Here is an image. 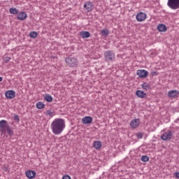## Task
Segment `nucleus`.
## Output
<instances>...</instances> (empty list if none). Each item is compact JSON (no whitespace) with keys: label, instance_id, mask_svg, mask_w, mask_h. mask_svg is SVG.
<instances>
[{"label":"nucleus","instance_id":"f257e3e1","mask_svg":"<svg viewBox=\"0 0 179 179\" xmlns=\"http://www.w3.org/2000/svg\"><path fill=\"white\" fill-rule=\"evenodd\" d=\"M65 127V120L61 118L55 119L50 124V128L54 135H61L64 132Z\"/></svg>","mask_w":179,"mask_h":179},{"label":"nucleus","instance_id":"f03ea898","mask_svg":"<svg viewBox=\"0 0 179 179\" xmlns=\"http://www.w3.org/2000/svg\"><path fill=\"white\" fill-rule=\"evenodd\" d=\"M167 6L173 10H177L179 9V0H168Z\"/></svg>","mask_w":179,"mask_h":179},{"label":"nucleus","instance_id":"7ed1b4c3","mask_svg":"<svg viewBox=\"0 0 179 179\" xmlns=\"http://www.w3.org/2000/svg\"><path fill=\"white\" fill-rule=\"evenodd\" d=\"M104 57L106 62H113L115 59V54L113 51L108 50L104 53Z\"/></svg>","mask_w":179,"mask_h":179},{"label":"nucleus","instance_id":"20e7f679","mask_svg":"<svg viewBox=\"0 0 179 179\" xmlns=\"http://www.w3.org/2000/svg\"><path fill=\"white\" fill-rule=\"evenodd\" d=\"M65 62L69 66H71L72 68L78 66V59L76 57H66Z\"/></svg>","mask_w":179,"mask_h":179},{"label":"nucleus","instance_id":"39448f33","mask_svg":"<svg viewBox=\"0 0 179 179\" xmlns=\"http://www.w3.org/2000/svg\"><path fill=\"white\" fill-rule=\"evenodd\" d=\"M171 138H173V131H166L161 136L162 141H170Z\"/></svg>","mask_w":179,"mask_h":179},{"label":"nucleus","instance_id":"423d86ee","mask_svg":"<svg viewBox=\"0 0 179 179\" xmlns=\"http://www.w3.org/2000/svg\"><path fill=\"white\" fill-rule=\"evenodd\" d=\"M8 127V122L5 120H0V132L1 134H6V128Z\"/></svg>","mask_w":179,"mask_h":179},{"label":"nucleus","instance_id":"0eeeda50","mask_svg":"<svg viewBox=\"0 0 179 179\" xmlns=\"http://www.w3.org/2000/svg\"><path fill=\"white\" fill-rule=\"evenodd\" d=\"M84 8L87 12H92V10H93L94 8V6L93 5V2L86 1L84 4Z\"/></svg>","mask_w":179,"mask_h":179},{"label":"nucleus","instance_id":"6e6552de","mask_svg":"<svg viewBox=\"0 0 179 179\" xmlns=\"http://www.w3.org/2000/svg\"><path fill=\"white\" fill-rule=\"evenodd\" d=\"M36 173L35 171L33 170H28L25 171V176L29 179H34L36 178Z\"/></svg>","mask_w":179,"mask_h":179},{"label":"nucleus","instance_id":"1a4fd4ad","mask_svg":"<svg viewBox=\"0 0 179 179\" xmlns=\"http://www.w3.org/2000/svg\"><path fill=\"white\" fill-rule=\"evenodd\" d=\"M136 75L138 78H146L149 75V73L146 70L141 69L137 71Z\"/></svg>","mask_w":179,"mask_h":179},{"label":"nucleus","instance_id":"9d476101","mask_svg":"<svg viewBox=\"0 0 179 179\" xmlns=\"http://www.w3.org/2000/svg\"><path fill=\"white\" fill-rule=\"evenodd\" d=\"M136 19L137 22H143L146 19V13L143 12L137 13Z\"/></svg>","mask_w":179,"mask_h":179},{"label":"nucleus","instance_id":"9b49d317","mask_svg":"<svg viewBox=\"0 0 179 179\" xmlns=\"http://www.w3.org/2000/svg\"><path fill=\"white\" fill-rule=\"evenodd\" d=\"M139 125H141V120H139V119H134V120H131L130 122V126L134 129H135V128H138V127Z\"/></svg>","mask_w":179,"mask_h":179},{"label":"nucleus","instance_id":"f8f14e48","mask_svg":"<svg viewBox=\"0 0 179 179\" xmlns=\"http://www.w3.org/2000/svg\"><path fill=\"white\" fill-rule=\"evenodd\" d=\"M5 96L6 99H14L16 96V92L13 90H8L5 92Z\"/></svg>","mask_w":179,"mask_h":179},{"label":"nucleus","instance_id":"ddd939ff","mask_svg":"<svg viewBox=\"0 0 179 179\" xmlns=\"http://www.w3.org/2000/svg\"><path fill=\"white\" fill-rule=\"evenodd\" d=\"M82 122L85 124V125L92 124V122H93V118L90 116H85L82 119Z\"/></svg>","mask_w":179,"mask_h":179},{"label":"nucleus","instance_id":"4468645a","mask_svg":"<svg viewBox=\"0 0 179 179\" xmlns=\"http://www.w3.org/2000/svg\"><path fill=\"white\" fill-rule=\"evenodd\" d=\"M27 18V13L24 11H22L19 13L17 17V19L18 20H26Z\"/></svg>","mask_w":179,"mask_h":179},{"label":"nucleus","instance_id":"2eb2a0df","mask_svg":"<svg viewBox=\"0 0 179 179\" xmlns=\"http://www.w3.org/2000/svg\"><path fill=\"white\" fill-rule=\"evenodd\" d=\"M177 96H178V91L176 90L169 91L168 92V97H169V99H176Z\"/></svg>","mask_w":179,"mask_h":179},{"label":"nucleus","instance_id":"dca6fc26","mask_svg":"<svg viewBox=\"0 0 179 179\" xmlns=\"http://www.w3.org/2000/svg\"><path fill=\"white\" fill-rule=\"evenodd\" d=\"M136 96L139 97V99H145V97H146V93L142 90H137L136 92Z\"/></svg>","mask_w":179,"mask_h":179},{"label":"nucleus","instance_id":"f3484780","mask_svg":"<svg viewBox=\"0 0 179 179\" xmlns=\"http://www.w3.org/2000/svg\"><path fill=\"white\" fill-rule=\"evenodd\" d=\"M80 36L83 38H89V37H90V32L87 31H83L80 32Z\"/></svg>","mask_w":179,"mask_h":179},{"label":"nucleus","instance_id":"a211bd4d","mask_svg":"<svg viewBox=\"0 0 179 179\" xmlns=\"http://www.w3.org/2000/svg\"><path fill=\"white\" fill-rule=\"evenodd\" d=\"M157 30L161 32L167 31V27L164 24H159L157 26Z\"/></svg>","mask_w":179,"mask_h":179},{"label":"nucleus","instance_id":"6ab92c4d","mask_svg":"<svg viewBox=\"0 0 179 179\" xmlns=\"http://www.w3.org/2000/svg\"><path fill=\"white\" fill-rule=\"evenodd\" d=\"M36 106L38 110H43V108H45V104H44V103L41 101L37 102Z\"/></svg>","mask_w":179,"mask_h":179},{"label":"nucleus","instance_id":"aec40b11","mask_svg":"<svg viewBox=\"0 0 179 179\" xmlns=\"http://www.w3.org/2000/svg\"><path fill=\"white\" fill-rule=\"evenodd\" d=\"M93 146H94V149H96L97 150H99V149H100L101 148V141H94Z\"/></svg>","mask_w":179,"mask_h":179},{"label":"nucleus","instance_id":"412c9836","mask_svg":"<svg viewBox=\"0 0 179 179\" xmlns=\"http://www.w3.org/2000/svg\"><path fill=\"white\" fill-rule=\"evenodd\" d=\"M141 87L143 90H150V84H148L146 83H143L141 84Z\"/></svg>","mask_w":179,"mask_h":179},{"label":"nucleus","instance_id":"4be33fe9","mask_svg":"<svg viewBox=\"0 0 179 179\" xmlns=\"http://www.w3.org/2000/svg\"><path fill=\"white\" fill-rule=\"evenodd\" d=\"M6 131L8 134V135H10V136H12V135H13V130L12 129V128H10V126L7 125L6 127Z\"/></svg>","mask_w":179,"mask_h":179},{"label":"nucleus","instance_id":"5701e85b","mask_svg":"<svg viewBox=\"0 0 179 179\" xmlns=\"http://www.w3.org/2000/svg\"><path fill=\"white\" fill-rule=\"evenodd\" d=\"M9 12L11 15H17L19 13V10L16 8H10Z\"/></svg>","mask_w":179,"mask_h":179},{"label":"nucleus","instance_id":"b1692460","mask_svg":"<svg viewBox=\"0 0 179 179\" xmlns=\"http://www.w3.org/2000/svg\"><path fill=\"white\" fill-rule=\"evenodd\" d=\"M44 100L48 103H51V101H52V96L50 94H45L44 96Z\"/></svg>","mask_w":179,"mask_h":179},{"label":"nucleus","instance_id":"393cba45","mask_svg":"<svg viewBox=\"0 0 179 179\" xmlns=\"http://www.w3.org/2000/svg\"><path fill=\"white\" fill-rule=\"evenodd\" d=\"M110 32L108 31V29H102L101 31V36H108V34H109Z\"/></svg>","mask_w":179,"mask_h":179},{"label":"nucleus","instance_id":"a878e982","mask_svg":"<svg viewBox=\"0 0 179 179\" xmlns=\"http://www.w3.org/2000/svg\"><path fill=\"white\" fill-rule=\"evenodd\" d=\"M37 36H38V34H37L36 31H31L29 33V37L31 38H36L37 37Z\"/></svg>","mask_w":179,"mask_h":179},{"label":"nucleus","instance_id":"bb28decb","mask_svg":"<svg viewBox=\"0 0 179 179\" xmlns=\"http://www.w3.org/2000/svg\"><path fill=\"white\" fill-rule=\"evenodd\" d=\"M141 162H144L145 163H146V162H149V157L146 156V155H143L141 157Z\"/></svg>","mask_w":179,"mask_h":179},{"label":"nucleus","instance_id":"cd10ccee","mask_svg":"<svg viewBox=\"0 0 179 179\" xmlns=\"http://www.w3.org/2000/svg\"><path fill=\"white\" fill-rule=\"evenodd\" d=\"M54 113L50 110H48L46 112H45V115L47 117H52V115Z\"/></svg>","mask_w":179,"mask_h":179},{"label":"nucleus","instance_id":"c85d7f7f","mask_svg":"<svg viewBox=\"0 0 179 179\" xmlns=\"http://www.w3.org/2000/svg\"><path fill=\"white\" fill-rule=\"evenodd\" d=\"M9 61H10V57H6L3 58V62H5L6 64H8V62H9Z\"/></svg>","mask_w":179,"mask_h":179},{"label":"nucleus","instance_id":"c756f323","mask_svg":"<svg viewBox=\"0 0 179 179\" xmlns=\"http://www.w3.org/2000/svg\"><path fill=\"white\" fill-rule=\"evenodd\" d=\"M136 136L138 139H142L143 138V134L142 133H137Z\"/></svg>","mask_w":179,"mask_h":179},{"label":"nucleus","instance_id":"7c9ffc66","mask_svg":"<svg viewBox=\"0 0 179 179\" xmlns=\"http://www.w3.org/2000/svg\"><path fill=\"white\" fill-rule=\"evenodd\" d=\"M14 120L17 121V122H19V121H20V119L19 118V116L17 115H14Z\"/></svg>","mask_w":179,"mask_h":179},{"label":"nucleus","instance_id":"2f4dec72","mask_svg":"<svg viewBox=\"0 0 179 179\" xmlns=\"http://www.w3.org/2000/svg\"><path fill=\"white\" fill-rule=\"evenodd\" d=\"M62 179H71V176L68 175H65L63 176Z\"/></svg>","mask_w":179,"mask_h":179},{"label":"nucleus","instance_id":"473e14b6","mask_svg":"<svg viewBox=\"0 0 179 179\" xmlns=\"http://www.w3.org/2000/svg\"><path fill=\"white\" fill-rule=\"evenodd\" d=\"M175 176H176V178H179V172H176L175 173Z\"/></svg>","mask_w":179,"mask_h":179},{"label":"nucleus","instance_id":"72a5a7b5","mask_svg":"<svg viewBox=\"0 0 179 179\" xmlns=\"http://www.w3.org/2000/svg\"><path fill=\"white\" fill-rule=\"evenodd\" d=\"M152 76H155V75H157V73H156V72L154 71L152 73Z\"/></svg>","mask_w":179,"mask_h":179},{"label":"nucleus","instance_id":"f704fd0d","mask_svg":"<svg viewBox=\"0 0 179 179\" xmlns=\"http://www.w3.org/2000/svg\"><path fill=\"white\" fill-rule=\"evenodd\" d=\"M2 80H3V78L0 77V82H2Z\"/></svg>","mask_w":179,"mask_h":179}]
</instances>
